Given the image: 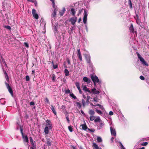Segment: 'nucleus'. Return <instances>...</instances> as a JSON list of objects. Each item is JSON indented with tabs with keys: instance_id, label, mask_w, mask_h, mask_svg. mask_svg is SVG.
Here are the masks:
<instances>
[{
	"instance_id": "20",
	"label": "nucleus",
	"mask_w": 149,
	"mask_h": 149,
	"mask_svg": "<svg viewBox=\"0 0 149 149\" xmlns=\"http://www.w3.org/2000/svg\"><path fill=\"white\" fill-rule=\"evenodd\" d=\"M93 147H94L95 149H102V148L99 147L95 143H94L93 144Z\"/></svg>"
},
{
	"instance_id": "4",
	"label": "nucleus",
	"mask_w": 149,
	"mask_h": 149,
	"mask_svg": "<svg viewBox=\"0 0 149 149\" xmlns=\"http://www.w3.org/2000/svg\"><path fill=\"white\" fill-rule=\"evenodd\" d=\"M84 56L87 63L88 64L90 67H92L93 66V64L91 62V57L89 54H84Z\"/></svg>"
},
{
	"instance_id": "21",
	"label": "nucleus",
	"mask_w": 149,
	"mask_h": 149,
	"mask_svg": "<svg viewBox=\"0 0 149 149\" xmlns=\"http://www.w3.org/2000/svg\"><path fill=\"white\" fill-rule=\"evenodd\" d=\"M76 11L74 8H71V14L73 16H75Z\"/></svg>"
},
{
	"instance_id": "9",
	"label": "nucleus",
	"mask_w": 149,
	"mask_h": 149,
	"mask_svg": "<svg viewBox=\"0 0 149 149\" xmlns=\"http://www.w3.org/2000/svg\"><path fill=\"white\" fill-rule=\"evenodd\" d=\"M77 19V17H73L70 19V21L71 22L72 24L74 25L75 24Z\"/></svg>"
},
{
	"instance_id": "33",
	"label": "nucleus",
	"mask_w": 149,
	"mask_h": 149,
	"mask_svg": "<svg viewBox=\"0 0 149 149\" xmlns=\"http://www.w3.org/2000/svg\"><path fill=\"white\" fill-rule=\"evenodd\" d=\"M97 141L99 142H101L102 141L101 138L100 136H98L97 137Z\"/></svg>"
},
{
	"instance_id": "46",
	"label": "nucleus",
	"mask_w": 149,
	"mask_h": 149,
	"mask_svg": "<svg viewBox=\"0 0 149 149\" xmlns=\"http://www.w3.org/2000/svg\"><path fill=\"white\" fill-rule=\"evenodd\" d=\"M148 144V143L147 142H145L141 143V145L142 146H146V145H147Z\"/></svg>"
},
{
	"instance_id": "34",
	"label": "nucleus",
	"mask_w": 149,
	"mask_h": 149,
	"mask_svg": "<svg viewBox=\"0 0 149 149\" xmlns=\"http://www.w3.org/2000/svg\"><path fill=\"white\" fill-rule=\"evenodd\" d=\"M75 85L77 88H80L79 83V82H76L75 83Z\"/></svg>"
},
{
	"instance_id": "50",
	"label": "nucleus",
	"mask_w": 149,
	"mask_h": 149,
	"mask_svg": "<svg viewBox=\"0 0 149 149\" xmlns=\"http://www.w3.org/2000/svg\"><path fill=\"white\" fill-rule=\"evenodd\" d=\"M36 10L35 9H33V10H32V15H33L35 14H36Z\"/></svg>"
},
{
	"instance_id": "2",
	"label": "nucleus",
	"mask_w": 149,
	"mask_h": 149,
	"mask_svg": "<svg viewBox=\"0 0 149 149\" xmlns=\"http://www.w3.org/2000/svg\"><path fill=\"white\" fill-rule=\"evenodd\" d=\"M83 90L85 92H88V93L93 94H99L100 92L97 91L96 88H94L91 89V91H90L88 88L86 86H84L83 87Z\"/></svg>"
},
{
	"instance_id": "11",
	"label": "nucleus",
	"mask_w": 149,
	"mask_h": 149,
	"mask_svg": "<svg viewBox=\"0 0 149 149\" xmlns=\"http://www.w3.org/2000/svg\"><path fill=\"white\" fill-rule=\"evenodd\" d=\"M77 56L79 59L81 61H82V59L80 49H78L77 50Z\"/></svg>"
},
{
	"instance_id": "41",
	"label": "nucleus",
	"mask_w": 149,
	"mask_h": 149,
	"mask_svg": "<svg viewBox=\"0 0 149 149\" xmlns=\"http://www.w3.org/2000/svg\"><path fill=\"white\" fill-rule=\"evenodd\" d=\"M65 93H70V91L69 89L65 90Z\"/></svg>"
},
{
	"instance_id": "43",
	"label": "nucleus",
	"mask_w": 149,
	"mask_h": 149,
	"mask_svg": "<svg viewBox=\"0 0 149 149\" xmlns=\"http://www.w3.org/2000/svg\"><path fill=\"white\" fill-rule=\"evenodd\" d=\"M96 111L98 114H102V111L100 110L96 109Z\"/></svg>"
},
{
	"instance_id": "58",
	"label": "nucleus",
	"mask_w": 149,
	"mask_h": 149,
	"mask_svg": "<svg viewBox=\"0 0 149 149\" xmlns=\"http://www.w3.org/2000/svg\"><path fill=\"white\" fill-rule=\"evenodd\" d=\"M35 104L33 102H31L30 103V104L31 106Z\"/></svg>"
},
{
	"instance_id": "31",
	"label": "nucleus",
	"mask_w": 149,
	"mask_h": 149,
	"mask_svg": "<svg viewBox=\"0 0 149 149\" xmlns=\"http://www.w3.org/2000/svg\"><path fill=\"white\" fill-rule=\"evenodd\" d=\"M70 95L71 97H72V98L74 99H76V96L75 95H74V94L72 93H71L70 94Z\"/></svg>"
},
{
	"instance_id": "52",
	"label": "nucleus",
	"mask_w": 149,
	"mask_h": 149,
	"mask_svg": "<svg viewBox=\"0 0 149 149\" xmlns=\"http://www.w3.org/2000/svg\"><path fill=\"white\" fill-rule=\"evenodd\" d=\"M24 45L26 47H29V45L28 43L26 42H24Z\"/></svg>"
},
{
	"instance_id": "59",
	"label": "nucleus",
	"mask_w": 149,
	"mask_h": 149,
	"mask_svg": "<svg viewBox=\"0 0 149 149\" xmlns=\"http://www.w3.org/2000/svg\"><path fill=\"white\" fill-rule=\"evenodd\" d=\"M109 114L110 115L112 116L113 115V113L112 111H111L109 112Z\"/></svg>"
},
{
	"instance_id": "3",
	"label": "nucleus",
	"mask_w": 149,
	"mask_h": 149,
	"mask_svg": "<svg viewBox=\"0 0 149 149\" xmlns=\"http://www.w3.org/2000/svg\"><path fill=\"white\" fill-rule=\"evenodd\" d=\"M91 77L95 86L96 85V83H98L100 85L101 84V82L99 80L98 77L95 75H91Z\"/></svg>"
},
{
	"instance_id": "49",
	"label": "nucleus",
	"mask_w": 149,
	"mask_h": 149,
	"mask_svg": "<svg viewBox=\"0 0 149 149\" xmlns=\"http://www.w3.org/2000/svg\"><path fill=\"white\" fill-rule=\"evenodd\" d=\"M26 80L27 81H28L29 80V76L28 75H27L26 77Z\"/></svg>"
},
{
	"instance_id": "7",
	"label": "nucleus",
	"mask_w": 149,
	"mask_h": 149,
	"mask_svg": "<svg viewBox=\"0 0 149 149\" xmlns=\"http://www.w3.org/2000/svg\"><path fill=\"white\" fill-rule=\"evenodd\" d=\"M88 14L85 10H84V16L83 18V22L84 24H86L87 20Z\"/></svg>"
},
{
	"instance_id": "51",
	"label": "nucleus",
	"mask_w": 149,
	"mask_h": 149,
	"mask_svg": "<svg viewBox=\"0 0 149 149\" xmlns=\"http://www.w3.org/2000/svg\"><path fill=\"white\" fill-rule=\"evenodd\" d=\"M140 78L141 79V80H144L145 79L144 77L142 75L140 76Z\"/></svg>"
},
{
	"instance_id": "17",
	"label": "nucleus",
	"mask_w": 149,
	"mask_h": 149,
	"mask_svg": "<svg viewBox=\"0 0 149 149\" xmlns=\"http://www.w3.org/2000/svg\"><path fill=\"white\" fill-rule=\"evenodd\" d=\"M81 126L82 127V129L84 130H86L87 129H88V128L86 124V123L85 121H84V124H82L81 125Z\"/></svg>"
},
{
	"instance_id": "44",
	"label": "nucleus",
	"mask_w": 149,
	"mask_h": 149,
	"mask_svg": "<svg viewBox=\"0 0 149 149\" xmlns=\"http://www.w3.org/2000/svg\"><path fill=\"white\" fill-rule=\"evenodd\" d=\"M52 63L53 65V67L54 69H56L58 67V65H54L53 61H52Z\"/></svg>"
},
{
	"instance_id": "22",
	"label": "nucleus",
	"mask_w": 149,
	"mask_h": 149,
	"mask_svg": "<svg viewBox=\"0 0 149 149\" xmlns=\"http://www.w3.org/2000/svg\"><path fill=\"white\" fill-rule=\"evenodd\" d=\"M51 108L52 111H53V113H54V114L56 115V111L55 110L54 107L52 105H51Z\"/></svg>"
},
{
	"instance_id": "38",
	"label": "nucleus",
	"mask_w": 149,
	"mask_h": 149,
	"mask_svg": "<svg viewBox=\"0 0 149 149\" xmlns=\"http://www.w3.org/2000/svg\"><path fill=\"white\" fill-rule=\"evenodd\" d=\"M82 105L83 107H84L86 104V102L83 99L82 100Z\"/></svg>"
},
{
	"instance_id": "6",
	"label": "nucleus",
	"mask_w": 149,
	"mask_h": 149,
	"mask_svg": "<svg viewBox=\"0 0 149 149\" xmlns=\"http://www.w3.org/2000/svg\"><path fill=\"white\" fill-rule=\"evenodd\" d=\"M46 124L45 127H49L50 129H52V125L50 121L49 120H47L46 121Z\"/></svg>"
},
{
	"instance_id": "16",
	"label": "nucleus",
	"mask_w": 149,
	"mask_h": 149,
	"mask_svg": "<svg viewBox=\"0 0 149 149\" xmlns=\"http://www.w3.org/2000/svg\"><path fill=\"white\" fill-rule=\"evenodd\" d=\"M52 129H50L49 127H45L44 129V132L45 134H48L49 132V130H50Z\"/></svg>"
},
{
	"instance_id": "27",
	"label": "nucleus",
	"mask_w": 149,
	"mask_h": 149,
	"mask_svg": "<svg viewBox=\"0 0 149 149\" xmlns=\"http://www.w3.org/2000/svg\"><path fill=\"white\" fill-rule=\"evenodd\" d=\"M29 140L31 145L33 147H34V145L33 141V139L31 137H29Z\"/></svg>"
},
{
	"instance_id": "25",
	"label": "nucleus",
	"mask_w": 149,
	"mask_h": 149,
	"mask_svg": "<svg viewBox=\"0 0 149 149\" xmlns=\"http://www.w3.org/2000/svg\"><path fill=\"white\" fill-rule=\"evenodd\" d=\"M129 29L130 31L132 32H133L134 31V29L132 24H131L130 27Z\"/></svg>"
},
{
	"instance_id": "36",
	"label": "nucleus",
	"mask_w": 149,
	"mask_h": 149,
	"mask_svg": "<svg viewBox=\"0 0 149 149\" xmlns=\"http://www.w3.org/2000/svg\"><path fill=\"white\" fill-rule=\"evenodd\" d=\"M54 33L55 34V35H56V33H58V31L57 30V27L56 26H55L54 27Z\"/></svg>"
},
{
	"instance_id": "29",
	"label": "nucleus",
	"mask_w": 149,
	"mask_h": 149,
	"mask_svg": "<svg viewBox=\"0 0 149 149\" xmlns=\"http://www.w3.org/2000/svg\"><path fill=\"white\" fill-rule=\"evenodd\" d=\"M64 73L65 74V75L66 76H68L69 75V72L68 71V70L67 69H65L64 70Z\"/></svg>"
},
{
	"instance_id": "28",
	"label": "nucleus",
	"mask_w": 149,
	"mask_h": 149,
	"mask_svg": "<svg viewBox=\"0 0 149 149\" xmlns=\"http://www.w3.org/2000/svg\"><path fill=\"white\" fill-rule=\"evenodd\" d=\"M100 121H101V120H100V117H98L97 118L94 120V122L95 123H96V122H101Z\"/></svg>"
},
{
	"instance_id": "5",
	"label": "nucleus",
	"mask_w": 149,
	"mask_h": 149,
	"mask_svg": "<svg viewBox=\"0 0 149 149\" xmlns=\"http://www.w3.org/2000/svg\"><path fill=\"white\" fill-rule=\"evenodd\" d=\"M110 128L111 135H113L114 136H116V134L115 130L114 128L112 127L111 125H110Z\"/></svg>"
},
{
	"instance_id": "45",
	"label": "nucleus",
	"mask_w": 149,
	"mask_h": 149,
	"mask_svg": "<svg viewBox=\"0 0 149 149\" xmlns=\"http://www.w3.org/2000/svg\"><path fill=\"white\" fill-rule=\"evenodd\" d=\"M129 4L130 5V8H132V3L131 0H129Z\"/></svg>"
},
{
	"instance_id": "15",
	"label": "nucleus",
	"mask_w": 149,
	"mask_h": 149,
	"mask_svg": "<svg viewBox=\"0 0 149 149\" xmlns=\"http://www.w3.org/2000/svg\"><path fill=\"white\" fill-rule=\"evenodd\" d=\"M83 80L85 82H86L88 84H89L91 82L90 79H88L87 77H84Z\"/></svg>"
},
{
	"instance_id": "24",
	"label": "nucleus",
	"mask_w": 149,
	"mask_h": 149,
	"mask_svg": "<svg viewBox=\"0 0 149 149\" xmlns=\"http://www.w3.org/2000/svg\"><path fill=\"white\" fill-rule=\"evenodd\" d=\"M65 11V8H63L62 11L60 12V15L61 16L63 15Z\"/></svg>"
},
{
	"instance_id": "57",
	"label": "nucleus",
	"mask_w": 149,
	"mask_h": 149,
	"mask_svg": "<svg viewBox=\"0 0 149 149\" xmlns=\"http://www.w3.org/2000/svg\"><path fill=\"white\" fill-rule=\"evenodd\" d=\"M45 101L48 104H49V100L47 98H45Z\"/></svg>"
},
{
	"instance_id": "14",
	"label": "nucleus",
	"mask_w": 149,
	"mask_h": 149,
	"mask_svg": "<svg viewBox=\"0 0 149 149\" xmlns=\"http://www.w3.org/2000/svg\"><path fill=\"white\" fill-rule=\"evenodd\" d=\"M136 18H135L136 21V22L137 24L138 25L141 26V24H142L140 20L139 19V16L136 14Z\"/></svg>"
},
{
	"instance_id": "56",
	"label": "nucleus",
	"mask_w": 149,
	"mask_h": 149,
	"mask_svg": "<svg viewBox=\"0 0 149 149\" xmlns=\"http://www.w3.org/2000/svg\"><path fill=\"white\" fill-rule=\"evenodd\" d=\"M66 118L68 122V123H70V120L69 119V118H68V117L67 116L66 117Z\"/></svg>"
},
{
	"instance_id": "18",
	"label": "nucleus",
	"mask_w": 149,
	"mask_h": 149,
	"mask_svg": "<svg viewBox=\"0 0 149 149\" xmlns=\"http://www.w3.org/2000/svg\"><path fill=\"white\" fill-rule=\"evenodd\" d=\"M140 61L141 62L142 64L143 65H145L146 66H148V64L145 61V60L143 58Z\"/></svg>"
},
{
	"instance_id": "1",
	"label": "nucleus",
	"mask_w": 149,
	"mask_h": 149,
	"mask_svg": "<svg viewBox=\"0 0 149 149\" xmlns=\"http://www.w3.org/2000/svg\"><path fill=\"white\" fill-rule=\"evenodd\" d=\"M3 72L4 73L5 76V77L6 79V81L5 82V84L6 86V87L8 89V90L9 92L11 94V95L13 96V91H12V90L10 87V86H9V84H8L9 82V79L8 77V75L7 74V72H6V71L5 70H3Z\"/></svg>"
},
{
	"instance_id": "8",
	"label": "nucleus",
	"mask_w": 149,
	"mask_h": 149,
	"mask_svg": "<svg viewBox=\"0 0 149 149\" xmlns=\"http://www.w3.org/2000/svg\"><path fill=\"white\" fill-rule=\"evenodd\" d=\"M57 12V10L56 8H55L53 11V12L51 15V19L52 21L53 19H55V17L56 15Z\"/></svg>"
},
{
	"instance_id": "60",
	"label": "nucleus",
	"mask_w": 149,
	"mask_h": 149,
	"mask_svg": "<svg viewBox=\"0 0 149 149\" xmlns=\"http://www.w3.org/2000/svg\"><path fill=\"white\" fill-rule=\"evenodd\" d=\"M85 29H86V31L87 32H88V29L87 26V24L85 25Z\"/></svg>"
},
{
	"instance_id": "23",
	"label": "nucleus",
	"mask_w": 149,
	"mask_h": 149,
	"mask_svg": "<svg viewBox=\"0 0 149 149\" xmlns=\"http://www.w3.org/2000/svg\"><path fill=\"white\" fill-rule=\"evenodd\" d=\"M88 113L91 116H92L95 114V112L94 111L92 110H90L89 111Z\"/></svg>"
},
{
	"instance_id": "61",
	"label": "nucleus",
	"mask_w": 149,
	"mask_h": 149,
	"mask_svg": "<svg viewBox=\"0 0 149 149\" xmlns=\"http://www.w3.org/2000/svg\"><path fill=\"white\" fill-rule=\"evenodd\" d=\"M88 130H89V131H90L91 132H94V130H92V129H90L89 128H88Z\"/></svg>"
},
{
	"instance_id": "63",
	"label": "nucleus",
	"mask_w": 149,
	"mask_h": 149,
	"mask_svg": "<svg viewBox=\"0 0 149 149\" xmlns=\"http://www.w3.org/2000/svg\"><path fill=\"white\" fill-rule=\"evenodd\" d=\"M99 107L101 109H104V107H103V106L101 105H100V106H99Z\"/></svg>"
},
{
	"instance_id": "47",
	"label": "nucleus",
	"mask_w": 149,
	"mask_h": 149,
	"mask_svg": "<svg viewBox=\"0 0 149 149\" xmlns=\"http://www.w3.org/2000/svg\"><path fill=\"white\" fill-rule=\"evenodd\" d=\"M75 27L74 26H73L70 29V30H71V31L72 32L73 30H74L75 29Z\"/></svg>"
},
{
	"instance_id": "53",
	"label": "nucleus",
	"mask_w": 149,
	"mask_h": 149,
	"mask_svg": "<svg viewBox=\"0 0 149 149\" xmlns=\"http://www.w3.org/2000/svg\"><path fill=\"white\" fill-rule=\"evenodd\" d=\"M66 59L67 62L68 63V64L69 65H70V61L69 60V58H67Z\"/></svg>"
},
{
	"instance_id": "26",
	"label": "nucleus",
	"mask_w": 149,
	"mask_h": 149,
	"mask_svg": "<svg viewBox=\"0 0 149 149\" xmlns=\"http://www.w3.org/2000/svg\"><path fill=\"white\" fill-rule=\"evenodd\" d=\"M47 144L48 146H51V143L50 141V139H47Z\"/></svg>"
},
{
	"instance_id": "32",
	"label": "nucleus",
	"mask_w": 149,
	"mask_h": 149,
	"mask_svg": "<svg viewBox=\"0 0 149 149\" xmlns=\"http://www.w3.org/2000/svg\"><path fill=\"white\" fill-rule=\"evenodd\" d=\"M19 127H20V132L22 134V136L24 135V133H23V130L22 128V126L21 125H20Z\"/></svg>"
},
{
	"instance_id": "35",
	"label": "nucleus",
	"mask_w": 149,
	"mask_h": 149,
	"mask_svg": "<svg viewBox=\"0 0 149 149\" xmlns=\"http://www.w3.org/2000/svg\"><path fill=\"white\" fill-rule=\"evenodd\" d=\"M33 17L36 19H37L38 18V15L37 14H35L33 15Z\"/></svg>"
},
{
	"instance_id": "64",
	"label": "nucleus",
	"mask_w": 149,
	"mask_h": 149,
	"mask_svg": "<svg viewBox=\"0 0 149 149\" xmlns=\"http://www.w3.org/2000/svg\"><path fill=\"white\" fill-rule=\"evenodd\" d=\"M61 107V109H64L65 108V106L64 105L62 106Z\"/></svg>"
},
{
	"instance_id": "54",
	"label": "nucleus",
	"mask_w": 149,
	"mask_h": 149,
	"mask_svg": "<svg viewBox=\"0 0 149 149\" xmlns=\"http://www.w3.org/2000/svg\"><path fill=\"white\" fill-rule=\"evenodd\" d=\"M145 140V139H144V138H143V139H140L138 142H137V143L139 144V143L141 141H144Z\"/></svg>"
},
{
	"instance_id": "13",
	"label": "nucleus",
	"mask_w": 149,
	"mask_h": 149,
	"mask_svg": "<svg viewBox=\"0 0 149 149\" xmlns=\"http://www.w3.org/2000/svg\"><path fill=\"white\" fill-rule=\"evenodd\" d=\"M22 138L23 139V142L24 143L26 142L27 143L29 142L28 138L26 135H24L22 136Z\"/></svg>"
},
{
	"instance_id": "19",
	"label": "nucleus",
	"mask_w": 149,
	"mask_h": 149,
	"mask_svg": "<svg viewBox=\"0 0 149 149\" xmlns=\"http://www.w3.org/2000/svg\"><path fill=\"white\" fill-rule=\"evenodd\" d=\"M104 125V122H100V124L99 125V126H98L99 128H98V129H100L101 128H102L103 127Z\"/></svg>"
},
{
	"instance_id": "40",
	"label": "nucleus",
	"mask_w": 149,
	"mask_h": 149,
	"mask_svg": "<svg viewBox=\"0 0 149 149\" xmlns=\"http://www.w3.org/2000/svg\"><path fill=\"white\" fill-rule=\"evenodd\" d=\"M4 27L6 29L9 30H10L11 29V27L9 26H5Z\"/></svg>"
},
{
	"instance_id": "30",
	"label": "nucleus",
	"mask_w": 149,
	"mask_h": 149,
	"mask_svg": "<svg viewBox=\"0 0 149 149\" xmlns=\"http://www.w3.org/2000/svg\"><path fill=\"white\" fill-rule=\"evenodd\" d=\"M136 53L138 56V57L140 61L143 58L139 54V53L138 52H136Z\"/></svg>"
},
{
	"instance_id": "48",
	"label": "nucleus",
	"mask_w": 149,
	"mask_h": 149,
	"mask_svg": "<svg viewBox=\"0 0 149 149\" xmlns=\"http://www.w3.org/2000/svg\"><path fill=\"white\" fill-rule=\"evenodd\" d=\"M52 81H54L55 80V79H56L55 76V75L54 74H53L52 75Z\"/></svg>"
},
{
	"instance_id": "12",
	"label": "nucleus",
	"mask_w": 149,
	"mask_h": 149,
	"mask_svg": "<svg viewBox=\"0 0 149 149\" xmlns=\"http://www.w3.org/2000/svg\"><path fill=\"white\" fill-rule=\"evenodd\" d=\"M74 105L79 109H81L82 104L80 102H77L74 103Z\"/></svg>"
},
{
	"instance_id": "62",
	"label": "nucleus",
	"mask_w": 149,
	"mask_h": 149,
	"mask_svg": "<svg viewBox=\"0 0 149 149\" xmlns=\"http://www.w3.org/2000/svg\"><path fill=\"white\" fill-rule=\"evenodd\" d=\"M79 91V93L80 94H81L82 93V91L81 90V89L80 88H78Z\"/></svg>"
},
{
	"instance_id": "42",
	"label": "nucleus",
	"mask_w": 149,
	"mask_h": 149,
	"mask_svg": "<svg viewBox=\"0 0 149 149\" xmlns=\"http://www.w3.org/2000/svg\"><path fill=\"white\" fill-rule=\"evenodd\" d=\"M120 148L121 149H125V148L123 146V144H122V143L120 142Z\"/></svg>"
},
{
	"instance_id": "39",
	"label": "nucleus",
	"mask_w": 149,
	"mask_h": 149,
	"mask_svg": "<svg viewBox=\"0 0 149 149\" xmlns=\"http://www.w3.org/2000/svg\"><path fill=\"white\" fill-rule=\"evenodd\" d=\"M95 117L93 115L91 116L90 117V119L91 121H93L95 119Z\"/></svg>"
},
{
	"instance_id": "37",
	"label": "nucleus",
	"mask_w": 149,
	"mask_h": 149,
	"mask_svg": "<svg viewBox=\"0 0 149 149\" xmlns=\"http://www.w3.org/2000/svg\"><path fill=\"white\" fill-rule=\"evenodd\" d=\"M68 129L70 132H72L73 131V129L71 126H69L68 127Z\"/></svg>"
},
{
	"instance_id": "55",
	"label": "nucleus",
	"mask_w": 149,
	"mask_h": 149,
	"mask_svg": "<svg viewBox=\"0 0 149 149\" xmlns=\"http://www.w3.org/2000/svg\"><path fill=\"white\" fill-rule=\"evenodd\" d=\"M93 100L95 102H97V98L96 97H95L93 98Z\"/></svg>"
},
{
	"instance_id": "10",
	"label": "nucleus",
	"mask_w": 149,
	"mask_h": 149,
	"mask_svg": "<svg viewBox=\"0 0 149 149\" xmlns=\"http://www.w3.org/2000/svg\"><path fill=\"white\" fill-rule=\"evenodd\" d=\"M0 63H1V65H2V67L3 68V65H2V63H3L5 65V66L7 67V65L6 64V63L4 59L2 57V56L0 55Z\"/></svg>"
}]
</instances>
